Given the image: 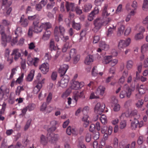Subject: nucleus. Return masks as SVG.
<instances>
[{
	"instance_id": "nucleus-1",
	"label": "nucleus",
	"mask_w": 148,
	"mask_h": 148,
	"mask_svg": "<svg viewBox=\"0 0 148 148\" xmlns=\"http://www.w3.org/2000/svg\"><path fill=\"white\" fill-rule=\"evenodd\" d=\"M10 50L8 49H6L4 54V57L5 60L8 62L9 63L11 64L13 61V58L12 56H13L14 59L15 61L17 60L21 56V54L18 49H14L12 52L11 55H10Z\"/></svg>"
},
{
	"instance_id": "nucleus-2",
	"label": "nucleus",
	"mask_w": 148,
	"mask_h": 148,
	"mask_svg": "<svg viewBox=\"0 0 148 148\" xmlns=\"http://www.w3.org/2000/svg\"><path fill=\"white\" fill-rule=\"evenodd\" d=\"M140 115L139 114L137 113L136 110H134L132 111L127 110L125 113H123L119 116L120 119H123L126 117H133L135 118H139Z\"/></svg>"
},
{
	"instance_id": "nucleus-3",
	"label": "nucleus",
	"mask_w": 148,
	"mask_h": 148,
	"mask_svg": "<svg viewBox=\"0 0 148 148\" xmlns=\"http://www.w3.org/2000/svg\"><path fill=\"white\" fill-rule=\"evenodd\" d=\"M134 88H130L127 85H125L123 90L122 91L120 95V97L121 98H124L126 95L127 97L129 98L132 94V92L134 91Z\"/></svg>"
},
{
	"instance_id": "nucleus-4",
	"label": "nucleus",
	"mask_w": 148,
	"mask_h": 148,
	"mask_svg": "<svg viewBox=\"0 0 148 148\" xmlns=\"http://www.w3.org/2000/svg\"><path fill=\"white\" fill-rule=\"evenodd\" d=\"M0 34L1 35L2 44L3 46L5 47L7 42L10 41L11 37L10 36H6L4 33V27L1 25H0Z\"/></svg>"
},
{
	"instance_id": "nucleus-5",
	"label": "nucleus",
	"mask_w": 148,
	"mask_h": 148,
	"mask_svg": "<svg viewBox=\"0 0 148 148\" xmlns=\"http://www.w3.org/2000/svg\"><path fill=\"white\" fill-rule=\"evenodd\" d=\"M131 39L128 38L125 40H121L119 41L118 45V48L121 50L123 49L129 45L131 43Z\"/></svg>"
},
{
	"instance_id": "nucleus-6",
	"label": "nucleus",
	"mask_w": 148,
	"mask_h": 148,
	"mask_svg": "<svg viewBox=\"0 0 148 148\" xmlns=\"http://www.w3.org/2000/svg\"><path fill=\"white\" fill-rule=\"evenodd\" d=\"M69 79V78L68 75H64L61 80L58 82L57 86L63 88H66L68 85Z\"/></svg>"
},
{
	"instance_id": "nucleus-7",
	"label": "nucleus",
	"mask_w": 148,
	"mask_h": 148,
	"mask_svg": "<svg viewBox=\"0 0 148 148\" xmlns=\"http://www.w3.org/2000/svg\"><path fill=\"white\" fill-rule=\"evenodd\" d=\"M84 85L83 82H79L77 81H73L69 87L71 90L72 89L78 90L82 88Z\"/></svg>"
},
{
	"instance_id": "nucleus-8",
	"label": "nucleus",
	"mask_w": 148,
	"mask_h": 148,
	"mask_svg": "<svg viewBox=\"0 0 148 148\" xmlns=\"http://www.w3.org/2000/svg\"><path fill=\"white\" fill-rule=\"evenodd\" d=\"M39 59L38 58H33L30 56H28L27 60V64L29 66L34 65L35 66H37L38 65Z\"/></svg>"
},
{
	"instance_id": "nucleus-9",
	"label": "nucleus",
	"mask_w": 148,
	"mask_h": 148,
	"mask_svg": "<svg viewBox=\"0 0 148 148\" xmlns=\"http://www.w3.org/2000/svg\"><path fill=\"white\" fill-rule=\"evenodd\" d=\"M94 24L95 27L94 28V32H96L101 28L102 26L104 25L103 22L102 21L101 18H98L94 21Z\"/></svg>"
},
{
	"instance_id": "nucleus-10",
	"label": "nucleus",
	"mask_w": 148,
	"mask_h": 148,
	"mask_svg": "<svg viewBox=\"0 0 148 148\" xmlns=\"http://www.w3.org/2000/svg\"><path fill=\"white\" fill-rule=\"evenodd\" d=\"M33 31L36 33L40 32L42 31L41 24H40L39 21H34L33 23Z\"/></svg>"
},
{
	"instance_id": "nucleus-11",
	"label": "nucleus",
	"mask_w": 148,
	"mask_h": 148,
	"mask_svg": "<svg viewBox=\"0 0 148 148\" xmlns=\"http://www.w3.org/2000/svg\"><path fill=\"white\" fill-rule=\"evenodd\" d=\"M105 107V105L103 103H98L95 108V112L96 113L100 114L103 112Z\"/></svg>"
},
{
	"instance_id": "nucleus-12",
	"label": "nucleus",
	"mask_w": 148,
	"mask_h": 148,
	"mask_svg": "<svg viewBox=\"0 0 148 148\" xmlns=\"http://www.w3.org/2000/svg\"><path fill=\"white\" fill-rule=\"evenodd\" d=\"M65 32V29L63 27L60 25L59 26H56L55 28L54 34L56 35L64 36Z\"/></svg>"
},
{
	"instance_id": "nucleus-13",
	"label": "nucleus",
	"mask_w": 148,
	"mask_h": 148,
	"mask_svg": "<svg viewBox=\"0 0 148 148\" xmlns=\"http://www.w3.org/2000/svg\"><path fill=\"white\" fill-rule=\"evenodd\" d=\"M117 100L115 97L112 98V106L114 111L115 112L119 111L121 108L120 106L117 103Z\"/></svg>"
},
{
	"instance_id": "nucleus-14",
	"label": "nucleus",
	"mask_w": 148,
	"mask_h": 148,
	"mask_svg": "<svg viewBox=\"0 0 148 148\" xmlns=\"http://www.w3.org/2000/svg\"><path fill=\"white\" fill-rule=\"evenodd\" d=\"M39 69L43 74H46L49 71V64L47 63H44L39 66Z\"/></svg>"
},
{
	"instance_id": "nucleus-15",
	"label": "nucleus",
	"mask_w": 148,
	"mask_h": 148,
	"mask_svg": "<svg viewBox=\"0 0 148 148\" xmlns=\"http://www.w3.org/2000/svg\"><path fill=\"white\" fill-rule=\"evenodd\" d=\"M65 6L67 12L75 11V6L74 3L66 2L65 4Z\"/></svg>"
},
{
	"instance_id": "nucleus-16",
	"label": "nucleus",
	"mask_w": 148,
	"mask_h": 148,
	"mask_svg": "<svg viewBox=\"0 0 148 148\" xmlns=\"http://www.w3.org/2000/svg\"><path fill=\"white\" fill-rule=\"evenodd\" d=\"M49 135V136H48V139L51 143H55L58 140L59 136L58 134L51 133Z\"/></svg>"
},
{
	"instance_id": "nucleus-17",
	"label": "nucleus",
	"mask_w": 148,
	"mask_h": 148,
	"mask_svg": "<svg viewBox=\"0 0 148 148\" xmlns=\"http://www.w3.org/2000/svg\"><path fill=\"white\" fill-rule=\"evenodd\" d=\"M22 33V30L21 27H17L14 31L15 34L16 35V36L15 37V38H14L12 40L11 39L10 41L14 44H15L17 42V36L20 35Z\"/></svg>"
},
{
	"instance_id": "nucleus-18",
	"label": "nucleus",
	"mask_w": 148,
	"mask_h": 148,
	"mask_svg": "<svg viewBox=\"0 0 148 148\" xmlns=\"http://www.w3.org/2000/svg\"><path fill=\"white\" fill-rule=\"evenodd\" d=\"M69 68L68 65L67 64H63L60 66L59 69V72L61 76L64 75L66 73Z\"/></svg>"
},
{
	"instance_id": "nucleus-19",
	"label": "nucleus",
	"mask_w": 148,
	"mask_h": 148,
	"mask_svg": "<svg viewBox=\"0 0 148 148\" xmlns=\"http://www.w3.org/2000/svg\"><path fill=\"white\" fill-rule=\"evenodd\" d=\"M19 23L23 27H26L28 26L29 22L27 18H25L24 15H23L21 17Z\"/></svg>"
},
{
	"instance_id": "nucleus-20",
	"label": "nucleus",
	"mask_w": 148,
	"mask_h": 148,
	"mask_svg": "<svg viewBox=\"0 0 148 148\" xmlns=\"http://www.w3.org/2000/svg\"><path fill=\"white\" fill-rule=\"evenodd\" d=\"M113 57L112 55H106L103 57L102 60V62L103 64H107L110 63Z\"/></svg>"
},
{
	"instance_id": "nucleus-21",
	"label": "nucleus",
	"mask_w": 148,
	"mask_h": 148,
	"mask_svg": "<svg viewBox=\"0 0 148 148\" xmlns=\"http://www.w3.org/2000/svg\"><path fill=\"white\" fill-rule=\"evenodd\" d=\"M128 75V71L125 70L122 73V76L119 79L118 83L119 84H123L125 81V78Z\"/></svg>"
},
{
	"instance_id": "nucleus-22",
	"label": "nucleus",
	"mask_w": 148,
	"mask_h": 148,
	"mask_svg": "<svg viewBox=\"0 0 148 148\" xmlns=\"http://www.w3.org/2000/svg\"><path fill=\"white\" fill-rule=\"evenodd\" d=\"M108 7L107 4H105L103 8L102 12V17L103 19L107 18L110 15V13L108 12L107 9Z\"/></svg>"
},
{
	"instance_id": "nucleus-23",
	"label": "nucleus",
	"mask_w": 148,
	"mask_h": 148,
	"mask_svg": "<svg viewBox=\"0 0 148 148\" xmlns=\"http://www.w3.org/2000/svg\"><path fill=\"white\" fill-rule=\"evenodd\" d=\"M35 82L34 83V87L33 89V92L34 94H36L39 92L40 89L42 87L40 83H37L36 84H35Z\"/></svg>"
},
{
	"instance_id": "nucleus-24",
	"label": "nucleus",
	"mask_w": 148,
	"mask_h": 148,
	"mask_svg": "<svg viewBox=\"0 0 148 148\" xmlns=\"http://www.w3.org/2000/svg\"><path fill=\"white\" fill-rule=\"evenodd\" d=\"M85 97L84 95V91H82L75 95L74 96L73 99L75 101L76 103L79 98H81L83 99Z\"/></svg>"
},
{
	"instance_id": "nucleus-25",
	"label": "nucleus",
	"mask_w": 148,
	"mask_h": 148,
	"mask_svg": "<svg viewBox=\"0 0 148 148\" xmlns=\"http://www.w3.org/2000/svg\"><path fill=\"white\" fill-rule=\"evenodd\" d=\"M147 90L146 87L145 85H141L138 88V91L139 92V95H136V96H137L138 98L140 97V95L144 94Z\"/></svg>"
},
{
	"instance_id": "nucleus-26",
	"label": "nucleus",
	"mask_w": 148,
	"mask_h": 148,
	"mask_svg": "<svg viewBox=\"0 0 148 148\" xmlns=\"http://www.w3.org/2000/svg\"><path fill=\"white\" fill-rule=\"evenodd\" d=\"M125 30V26L123 25H120L118 27L117 35L118 36H120L123 34Z\"/></svg>"
},
{
	"instance_id": "nucleus-27",
	"label": "nucleus",
	"mask_w": 148,
	"mask_h": 148,
	"mask_svg": "<svg viewBox=\"0 0 148 148\" xmlns=\"http://www.w3.org/2000/svg\"><path fill=\"white\" fill-rule=\"evenodd\" d=\"M93 61V57L91 55H88L86 58L84 63L86 65H90Z\"/></svg>"
},
{
	"instance_id": "nucleus-28",
	"label": "nucleus",
	"mask_w": 148,
	"mask_h": 148,
	"mask_svg": "<svg viewBox=\"0 0 148 148\" xmlns=\"http://www.w3.org/2000/svg\"><path fill=\"white\" fill-rule=\"evenodd\" d=\"M137 118H134V120L132 121L131 123V128L132 130H136L139 124V121L136 119Z\"/></svg>"
},
{
	"instance_id": "nucleus-29",
	"label": "nucleus",
	"mask_w": 148,
	"mask_h": 148,
	"mask_svg": "<svg viewBox=\"0 0 148 148\" xmlns=\"http://www.w3.org/2000/svg\"><path fill=\"white\" fill-rule=\"evenodd\" d=\"M105 89L104 87L101 86H100L97 88L96 93V94L102 96L104 94Z\"/></svg>"
},
{
	"instance_id": "nucleus-30",
	"label": "nucleus",
	"mask_w": 148,
	"mask_h": 148,
	"mask_svg": "<svg viewBox=\"0 0 148 148\" xmlns=\"http://www.w3.org/2000/svg\"><path fill=\"white\" fill-rule=\"evenodd\" d=\"M35 72V70L34 69H32L30 71L26 78L27 81L29 82L32 81Z\"/></svg>"
},
{
	"instance_id": "nucleus-31",
	"label": "nucleus",
	"mask_w": 148,
	"mask_h": 148,
	"mask_svg": "<svg viewBox=\"0 0 148 148\" xmlns=\"http://www.w3.org/2000/svg\"><path fill=\"white\" fill-rule=\"evenodd\" d=\"M57 121L55 120H53L52 121L51 123V125H52V127L49 128L48 130V131L49 132H53L56 129V127L55 126L57 124Z\"/></svg>"
},
{
	"instance_id": "nucleus-32",
	"label": "nucleus",
	"mask_w": 148,
	"mask_h": 148,
	"mask_svg": "<svg viewBox=\"0 0 148 148\" xmlns=\"http://www.w3.org/2000/svg\"><path fill=\"white\" fill-rule=\"evenodd\" d=\"M51 32L49 30L46 31L44 33L42 39L44 40H48L50 36Z\"/></svg>"
},
{
	"instance_id": "nucleus-33",
	"label": "nucleus",
	"mask_w": 148,
	"mask_h": 148,
	"mask_svg": "<svg viewBox=\"0 0 148 148\" xmlns=\"http://www.w3.org/2000/svg\"><path fill=\"white\" fill-rule=\"evenodd\" d=\"M48 137H46L44 135H42L40 137V143L44 145H46L48 142Z\"/></svg>"
},
{
	"instance_id": "nucleus-34",
	"label": "nucleus",
	"mask_w": 148,
	"mask_h": 148,
	"mask_svg": "<svg viewBox=\"0 0 148 148\" xmlns=\"http://www.w3.org/2000/svg\"><path fill=\"white\" fill-rule=\"evenodd\" d=\"M2 8L3 10V13L5 15H8L11 12L12 9L9 7H5V5H3L2 6Z\"/></svg>"
},
{
	"instance_id": "nucleus-35",
	"label": "nucleus",
	"mask_w": 148,
	"mask_h": 148,
	"mask_svg": "<svg viewBox=\"0 0 148 148\" xmlns=\"http://www.w3.org/2000/svg\"><path fill=\"white\" fill-rule=\"evenodd\" d=\"M99 47L102 50H107L109 48V45L106 43L104 42H101L99 45Z\"/></svg>"
},
{
	"instance_id": "nucleus-36",
	"label": "nucleus",
	"mask_w": 148,
	"mask_h": 148,
	"mask_svg": "<svg viewBox=\"0 0 148 148\" xmlns=\"http://www.w3.org/2000/svg\"><path fill=\"white\" fill-rule=\"evenodd\" d=\"M89 118L87 114L84 115L82 119V121L84 122V124L85 125V127H86L89 124Z\"/></svg>"
},
{
	"instance_id": "nucleus-37",
	"label": "nucleus",
	"mask_w": 148,
	"mask_h": 148,
	"mask_svg": "<svg viewBox=\"0 0 148 148\" xmlns=\"http://www.w3.org/2000/svg\"><path fill=\"white\" fill-rule=\"evenodd\" d=\"M116 29V26L113 25L110 27L108 29L107 35L108 36H110L114 31Z\"/></svg>"
},
{
	"instance_id": "nucleus-38",
	"label": "nucleus",
	"mask_w": 148,
	"mask_h": 148,
	"mask_svg": "<svg viewBox=\"0 0 148 148\" xmlns=\"http://www.w3.org/2000/svg\"><path fill=\"white\" fill-rule=\"evenodd\" d=\"M42 29L43 28L47 29L50 28L51 27V25L49 22H47L41 23Z\"/></svg>"
},
{
	"instance_id": "nucleus-39",
	"label": "nucleus",
	"mask_w": 148,
	"mask_h": 148,
	"mask_svg": "<svg viewBox=\"0 0 148 148\" xmlns=\"http://www.w3.org/2000/svg\"><path fill=\"white\" fill-rule=\"evenodd\" d=\"M1 90L4 94H8L9 92V89L5 86H2L0 88Z\"/></svg>"
},
{
	"instance_id": "nucleus-40",
	"label": "nucleus",
	"mask_w": 148,
	"mask_h": 148,
	"mask_svg": "<svg viewBox=\"0 0 148 148\" xmlns=\"http://www.w3.org/2000/svg\"><path fill=\"white\" fill-rule=\"evenodd\" d=\"M28 19L30 21H39V18L38 15L35 14L33 16H28Z\"/></svg>"
},
{
	"instance_id": "nucleus-41",
	"label": "nucleus",
	"mask_w": 148,
	"mask_h": 148,
	"mask_svg": "<svg viewBox=\"0 0 148 148\" xmlns=\"http://www.w3.org/2000/svg\"><path fill=\"white\" fill-rule=\"evenodd\" d=\"M143 37V34L139 32L135 35L134 38L135 40H138L142 39Z\"/></svg>"
},
{
	"instance_id": "nucleus-42",
	"label": "nucleus",
	"mask_w": 148,
	"mask_h": 148,
	"mask_svg": "<svg viewBox=\"0 0 148 148\" xmlns=\"http://www.w3.org/2000/svg\"><path fill=\"white\" fill-rule=\"evenodd\" d=\"M69 16L70 18V19H65V22L69 25L70 23L71 19L73 18L74 16V14L72 12V11H69Z\"/></svg>"
},
{
	"instance_id": "nucleus-43",
	"label": "nucleus",
	"mask_w": 148,
	"mask_h": 148,
	"mask_svg": "<svg viewBox=\"0 0 148 148\" xmlns=\"http://www.w3.org/2000/svg\"><path fill=\"white\" fill-rule=\"evenodd\" d=\"M71 92V90L69 88L62 95V97L63 98H65L67 97Z\"/></svg>"
},
{
	"instance_id": "nucleus-44",
	"label": "nucleus",
	"mask_w": 148,
	"mask_h": 148,
	"mask_svg": "<svg viewBox=\"0 0 148 148\" xmlns=\"http://www.w3.org/2000/svg\"><path fill=\"white\" fill-rule=\"evenodd\" d=\"M118 60L116 58L113 59H112L109 64L112 67H113L116 65L118 63Z\"/></svg>"
},
{
	"instance_id": "nucleus-45",
	"label": "nucleus",
	"mask_w": 148,
	"mask_h": 148,
	"mask_svg": "<svg viewBox=\"0 0 148 148\" xmlns=\"http://www.w3.org/2000/svg\"><path fill=\"white\" fill-rule=\"evenodd\" d=\"M133 61L132 60H129L127 62L126 66L127 69L129 70L131 69L133 65Z\"/></svg>"
},
{
	"instance_id": "nucleus-46",
	"label": "nucleus",
	"mask_w": 148,
	"mask_h": 148,
	"mask_svg": "<svg viewBox=\"0 0 148 148\" xmlns=\"http://www.w3.org/2000/svg\"><path fill=\"white\" fill-rule=\"evenodd\" d=\"M127 141L126 139H123L121 141L119 144V146L120 148H123L125 145L127 144Z\"/></svg>"
},
{
	"instance_id": "nucleus-47",
	"label": "nucleus",
	"mask_w": 148,
	"mask_h": 148,
	"mask_svg": "<svg viewBox=\"0 0 148 148\" xmlns=\"http://www.w3.org/2000/svg\"><path fill=\"white\" fill-rule=\"evenodd\" d=\"M127 125L126 121L125 120L121 121L120 123L119 128L121 129H124Z\"/></svg>"
},
{
	"instance_id": "nucleus-48",
	"label": "nucleus",
	"mask_w": 148,
	"mask_h": 148,
	"mask_svg": "<svg viewBox=\"0 0 148 148\" xmlns=\"http://www.w3.org/2000/svg\"><path fill=\"white\" fill-rule=\"evenodd\" d=\"M141 51L142 53L148 51V44H145L142 46Z\"/></svg>"
},
{
	"instance_id": "nucleus-49",
	"label": "nucleus",
	"mask_w": 148,
	"mask_h": 148,
	"mask_svg": "<svg viewBox=\"0 0 148 148\" xmlns=\"http://www.w3.org/2000/svg\"><path fill=\"white\" fill-rule=\"evenodd\" d=\"M98 74V71L97 70V68L96 66L94 67L92 69V75L94 77L96 76Z\"/></svg>"
},
{
	"instance_id": "nucleus-50",
	"label": "nucleus",
	"mask_w": 148,
	"mask_h": 148,
	"mask_svg": "<svg viewBox=\"0 0 148 148\" xmlns=\"http://www.w3.org/2000/svg\"><path fill=\"white\" fill-rule=\"evenodd\" d=\"M6 105L5 103H3L2 105V108L1 110L0 111V119L1 120H3L4 119L3 117L1 116V114L4 112L5 111Z\"/></svg>"
},
{
	"instance_id": "nucleus-51",
	"label": "nucleus",
	"mask_w": 148,
	"mask_h": 148,
	"mask_svg": "<svg viewBox=\"0 0 148 148\" xmlns=\"http://www.w3.org/2000/svg\"><path fill=\"white\" fill-rule=\"evenodd\" d=\"M50 48L51 50H55L56 49V47L55 45L54 42L52 39L50 40Z\"/></svg>"
},
{
	"instance_id": "nucleus-52",
	"label": "nucleus",
	"mask_w": 148,
	"mask_h": 148,
	"mask_svg": "<svg viewBox=\"0 0 148 148\" xmlns=\"http://www.w3.org/2000/svg\"><path fill=\"white\" fill-rule=\"evenodd\" d=\"M142 8L144 10H147L148 8V1L147 0H144Z\"/></svg>"
},
{
	"instance_id": "nucleus-53",
	"label": "nucleus",
	"mask_w": 148,
	"mask_h": 148,
	"mask_svg": "<svg viewBox=\"0 0 148 148\" xmlns=\"http://www.w3.org/2000/svg\"><path fill=\"white\" fill-rule=\"evenodd\" d=\"M75 11L76 12V13L78 15H80L82 14V11L81 8L78 6H76L75 7Z\"/></svg>"
},
{
	"instance_id": "nucleus-54",
	"label": "nucleus",
	"mask_w": 148,
	"mask_h": 148,
	"mask_svg": "<svg viewBox=\"0 0 148 148\" xmlns=\"http://www.w3.org/2000/svg\"><path fill=\"white\" fill-rule=\"evenodd\" d=\"M145 140L144 137L142 136H139L137 140V143L138 145L142 144Z\"/></svg>"
},
{
	"instance_id": "nucleus-55",
	"label": "nucleus",
	"mask_w": 148,
	"mask_h": 148,
	"mask_svg": "<svg viewBox=\"0 0 148 148\" xmlns=\"http://www.w3.org/2000/svg\"><path fill=\"white\" fill-rule=\"evenodd\" d=\"M27 110L29 111L33 110L35 108L36 105L34 104H29L27 106H26Z\"/></svg>"
},
{
	"instance_id": "nucleus-56",
	"label": "nucleus",
	"mask_w": 148,
	"mask_h": 148,
	"mask_svg": "<svg viewBox=\"0 0 148 148\" xmlns=\"http://www.w3.org/2000/svg\"><path fill=\"white\" fill-rule=\"evenodd\" d=\"M100 120L101 123L104 124H106L107 122V120L106 116L104 115H102L100 117Z\"/></svg>"
},
{
	"instance_id": "nucleus-57",
	"label": "nucleus",
	"mask_w": 148,
	"mask_h": 148,
	"mask_svg": "<svg viewBox=\"0 0 148 148\" xmlns=\"http://www.w3.org/2000/svg\"><path fill=\"white\" fill-rule=\"evenodd\" d=\"M73 58V63L74 64H77L79 61L80 58V56L79 54H77Z\"/></svg>"
},
{
	"instance_id": "nucleus-58",
	"label": "nucleus",
	"mask_w": 148,
	"mask_h": 148,
	"mask_svg": "<svg viewBox=\"0 0 148 148\" xmlns=\"http://www.w3.org/2000/svg\"><path fill=\"white\" fill-rule=\"evenodd\" d=\"M113 145L114 147L115 148L118 147V140L117 138L115 137L114 138L113 140Z\"/></svg>"
},
{
	"instance_id": "nucleus-59",
	"label": "nucleus",
	"mask_w": 148,
	"mask_h": 148,
	"mask_svg": "<svg viewBox=\"0 0 148 148\" xmlns=\"http://www.w3.org/2000/svg\"><path fill=\"white\" fill-rule=\"evenodd\" d=\"M24 90V88L23 86H18L17 88L16 91V95H19L20 92Z\"/></svg>"
},
{
	"instance_id": "nucleus-60",
	"label": "nucleus",
	"mask_w": 148,
	"mask_h": 148,
	"mask_svg": "<svg viewBox=\"0 0 148 148\" xmlns=\"http://www.w3.org/2000/svg\"><path fill=\"white\" fill-rule=\"evenodd\" d=\"M70 56L71 58H73L77 55L76 54V51L75 49H72L70 51L69 53Z\"/></svg>"
},
{
	"instance_id": "nucleus-61",
	"label": "nucleus",
	"mask_w": 148,
	"mask_h": 148,
	"mask_svg": "<svg viewBox=\"0 0 148 148\" xmlns=\"http://www.w3.org/2000/svg\"><path fill=\"white\" fill-rule=\"evenodd\" d=\"M28 49L31 50H33L36 47L35 43L34 42H31L28 44Z\"/></svg>"
},
{
	"instance_id": "nucleus-62",
	"label": "nucleus",
	"mask_w": 148,
	"mask_h": 148,
	"mask_svg": "<svg viewBox=\"0 0 148 148\" xmlns=\"http://www.w3.org/2000/svg\"><path fill=\"white\" fill-rule=\"evenodd\" d=\"M131 28L130 27H127L125 29L124 32V35L126 36H127L131 33Z\"/></svg>"
},
{
	"instance_id": "nucleus-63",
	"label": "nucleus",
	"mask_w": 148,
	"mask_h": 148,
	"mask_svg": "<svg viewBox=\"0 0 148 148\" xmlns=\"http://www.w3.org/2000/svg\"><path fill=\"white\" fill-rule=\"evenodd\" d=\"M92 7V5L90 3H88L86 4L84 6L85 11L86 12L88 11L91 10Z\"/></svg>"
},
{
	"instance_id": "nucleus-64",
	"label": "nucleus",
	"mask_w": 148,
	"mask_h": 148,
	"mask_svg": "<svg viewBox=\"0 0 148 148\" xmlns=\"http://www.w3.org/2000/svg\"><path fill=\"white\" fill-rule=\"evenodd\" d=\"M143 23L146 26L147 29H148V16L143 19Z\"/></svg>"
}]
</instances>
